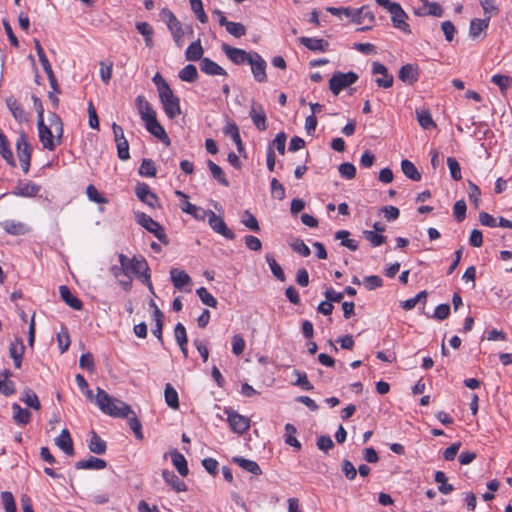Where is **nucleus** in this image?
<instances>
[{
	"mask_svg": "<svg viewBox=\"0 0 512 512\" xmlns=\"http://www.w3.org/2000/svg\"><path fill=\"white\" fill-rule=\"evenodd\" d=\"M95 403L99 409L112 417L116 418H128L129 426L134 432L137 439H143L142 425L140 420L137 418L135 412L131 409V406L127 403L111 397L106 391L101 388H97V394L95 397Z\"/></svg>",
	"mask_w": 512,
	"mask_h": 512,
	"instance_id": "nucleus-1",
	"label": "nucleus"
},
{
	"mask_svg": "<svg viewBox=\"0 0 512 512\" xmlns=\"http://www.w3.org/2000/svg\"><path fill=\"white\" fill-rule=\"evenodd\" d=\"M49 125L44 123V119H38L37 128L40 142L43 147L49 151H54L56 146L61 143L63 136V123L56 113H51L48 117Z\"/></svg>",
	"mask_w": 512,
	"mask_h": 512,
	"instance_id": "nucleus-2",
	"label": "nucleus"
},
{
	"mask_svg": "<svg viewBox=\"0 0 512 512\" xmlns=\"http://www.w3.org/2000/svg\"><path fill=\"white\" fill-rule=\"evenodd\" d=\"M119 263L124 266V276L135 275L139 278L149 290L153 293V285L150 281V269L147 261L142 256L129 258L124 254L118 255Z\"/></svg>",
	"mask_w": 512,
	"mask_h": 512,
	"instance_id": "nucleus-3",
	"label": "nucleus"
},
{
	"mask_svg": "<svg viewBox=\"0 0 512 512\" xmlns=\"http://www.w3.org/2000/svg\"><path fill=\"white\" fill-rule=\"evenodd\" d=\"M137 107L140 114L141 119L145 122L146 129L155 137L162 140L166 144L170 143L169 137L165 132L162 125L158 122L156 118V113L147 102L143 96H138L136 98Z\"/></svg>",
	"mask_w": 512,
	"mask_h": 512,
	"instance_id": "nucleus-4",
	"label": "nucleus"
},
{
	"mask_svg": "<svg viewBox=\"0 0 512 512\" xmlns=\"http://www.w3.org/2000/svg\"><path fill=\"white\" fill-rule=\"evenodd\" d=\"M161 19L167 24L172 34L173 40L178 48L183 46L184 30L181 22L176 18L174 13L168 8H164L160 12Z\"/></svg>",
	"mask_w": 512,
	"mask_h": 512,
	"instance_id": "nucleus-5",
	"label": "nucleus"
},
{
	"mask_svg": "<svg viewBox=\"0 0 512 512\" xmlns=\"http://www.w3.org/2000/svg\"><path fill=\"white\" fill-rule=\"evenodd\" d=\"M358 80L355 72H335L329 80V89L334 95H338L343 89L354 84Z\"/></svg>",
	"mask_w": 512,
	"mask_h": 512,
	"instance_id": "nucleus-6",
	"label": "nucleus"
},
{
	"mask_svg": "<svg viewBox=\"0 0 512 512\" xmlns=\"http://www.w3.org/2000/svg\"><path fill=\"white\" fill-rule=\"evenodd\" d=\"M137 222L150 233H153L155 237L164 245L169 244V240L165 233L164 228L156 222L152 217L145 213L136 214Z\"/></svg>",
	"mask_w": 512,
	"mask_h": 512,
	"instance_id": "nucleus-7",
	"label": "nucleus"
},
{
	"mask_svg": "<svg viewBox=\"0 0 512 512\" xmlns=\"http://www.w3.org/2000/svg\"><path fill=\"white\" fill-rule=\"evenodd\" d=\"M16 150L22 170L25 174H27L30 168L32 148L28 142V138L25 132L20 133L16 141Z\"/></svg>",
	"mask_w": 512,
	"mask_h": 512,
	"instance_id": "nucleus-8",
	"label": "nucleus"
},
{
	"mask_svg": "<svg viewBox=\"0 0 512 512\" xmlns=\"http://www.w3.org/2000/svg\"><path fill=\"white\" fill-rule=\"evenodd\" d=\"M159 97L163 109L170 119H174L181 114L180 100L171 88L167 89L165 92H161Z\"/></svg>",
	"mask_w": 512,
	"mask_h": 512,
	"instance_id": "nucleus-9",
	"label": "nucleus"
},
{
	"mask_svg": "<svg viewBox=\"0 0 512 512\" xmlns=\"http://www.w3.org/2000/svg\"><path fill=\"white\" fill-rule=\"evenodd\" d=\"M34 44H35V50H36V53L38 55V58H39V61L43 67V70L45 71V73L47 74L48 76V80H49V83H50V86L52 88V90L56 93H60V88H59V85L57 83V80H56V77L54 75V72L52 70V67L44 53V50L39 42V40L37 39H34Z\"/></svg>",
	"mask_w": 512,
	"mask_h": 512,
	"instance_id": "nucleus-10",
	"label": "nucleus"
},
{
	"mask_svg": "<svg viewBox=\"0 0 512 512\" xmlns=\"http://www.w3.org/2000/svg\"><path fill=\"white\" fill-rule=\"evenodd\" d=\"M208 224L217 234L229 240L235 239V233L228 228L223 218L216 215L212 210H208Z\"/></svg>",
	"mask_w": 512,
	"mask_h": 512,
	"instance_id": "nucleus-11",
	"label": "nucleus"
},
{
	"mask_svg": "<svg viewBox=\"0 0 512 512\" xmlns=\"http://www.w3.org/2000/svg\"><path fill=\"white\" fill-rule=\"evenodd\" d=\"M389 13L391 14L392 24L396 29H399L405 33H411L410 26L406 22L408 15L402 9L400 4L393 3L391 7H389Z\"/></svg>",
	"mask_w": 512,
	"mask_h": 512,
	"instance_id": "nucleus-12",
	"label": "nucleus"
},
{
	"mask_svg": "<svg viewBox=\"0 0 512 512\" xmlns=\"http://www.w3.org/2000/svg\"><path fill=\"white\" fill-rule=\"evenodd\" d=\"M227 414V420L230 428L238 434L245 433L250 428V419L233 411L231 409L225 410Z\"/></svg>",
	"mask_w": 512,
	"mask_h": 512,
	"instance_id": "nucleus-13",
	"label": "nucleus"
},
{
	"mask_svg": "<svg viewBox=\"0 0 512 512\" xmlns=\"http://www.w3.org/2000/svg\"><path fill=\"white\" fill-rule=\"evenodd\" d=\"M222 50L225 55L235 64L240 65L245 62H251V58L253 56V52H246L245 50L231 47L228 44L222 45Z\"/></svg>",
	"mask_w": 512,
	"mask_h": 512,
	"instance_id": "nucleus-14",
	"label": "nucleus"
},
{
	"mask_svg": "<svg viewBox=\"0 0 512 512\" xmlns=\"http://www.w3.org/2000/svg\"><path fill=\"white\" fill-rule=\"evenodd\" d=\"M490 16L487 15L486 18H474L470 22L469 26V37L472 40L483 39L486 36V30L489 27Z\"/></svg>",
	"mask_w": 512,
	"mask_h": 512,
	"instance_id": "nucleus-15",
	"label": "nucleus"
},
{
	"mask_svg": "<svg viewBox=\"0 0 512 512\" xmlns=\"http://www.w3.org/2000/svg\"><path fill=\"white\" fill-rule=\"evenodd\" d=\"M372 74H374V75L380 74L381 75V77H377L375 79V82L379 87L390 88L393 85V82H394L393 75L389 74L386 66H384L380 62H373Z\"/></svg>",
	"mask_w": 512,
	"mask_h": 512,
	"instance_id": "nucleus-16",
	"label": "nucleus"
},
{
	"mask_svg": "<svg viewBox=\"0 0 512 512\" xmlns=\"http://www.w3.org/2000/svg\"><path fill=\"white\" fill-rule=\"evenodd\" d=\"M251 70L254 76V79L257 82L263 83L267 81L266 75V62L265 60L257 53L253 52V56L251 58Z\"/></svg>",
	"mask_w": 512,
	"mask_h": 512,
	"instance_id": "nucleus-17",
	"label": "nucleus"
},
{
	"mask_svg": "<svg viewBox=\"0 0 512 512\" xmlns=\"http://www.w3.org/2000/svg\"><path fill=\"white\" fill-rule=\"evenodd\" d=\"M137 197L151 208L159 206L158 197L150 190L145 183H138L135 188Z\"/></svg>",
	"mask_w": 512,
	"mask_h": 512,
	"instance_id": "nucleus-18",
	"label": "nucleus"
},
{
	"mask_svg": "<svg viewBox=\"0 0 512 512\" xmlns=\"http://www.w3.org/2000/svg\"><path fill=\"white\" fill-rule=\"evenodd\" d=\"M249 115L258 130L265 131L267 129L266 114L261 104L253 102Z\"/></svg>",
	"mask_w": 512,
	"mask_h": 512,
	"instance_id": "nucleus-19",
	"label": "nucleus"
},
{
	"mask_svg": "<svg viewBox=\"0 0 512 512\" xmlns=\"http://www.w3.org/2000/svg\"><path fill=\"white\" fill-rule=\"evenodd\" d=\"M398 78L405 84L413 85L419 78L418 67L413 64L403 65L399 70Z\"/></svg>",
	"mask_w": 512,
	"mask_h": 512,
	"instance_id": "nucleus-20",
	"label": "nucleus"
},
{
	"mask_svg": "<svg viewBox=\"0 0 512 512\" xmlns=\"http://www.w3.org/2000/svg\"><path fill=\"white\" fill-rule=\"evenodd\" d=\"M200 69L203 73L210 75V76H216V75L226 76L227 75V72L223 67H221L220 65H218L216 62H214L213 60H211L208 57L201 59Z\"/></svg>",
	"mask_w": 512,
	"mask_h": 512,
	"instance_id": "nucleus-21",
	"label": "nucleus"
},
{
	"mask_svg": "<svg viewBox=\"0 0 512 512\" xmlns=\"http://www.w3.org/2000/svg\"><path fill=\"white\" fill-rule=\"evenodd\" d=\"M25 351V346L22 339L16 338L9 346V355L13 359L16 368H20L22 364V358Z\"/></svg>",
	"mask_w": 512,
	"mask_h": 512,
	"instance_id": "nucleus-22",
	"label": "nucleus"
},
{
	"mask_svg": "<svg viewBox=\"0 0 512 512\" xmlns=\"http://www.w3.org/2000/svg\"><path fill=\"white\" fill-rule=\"evenodd\" d=\"M55 444L69 456L74 454L73 441L67 429H63L58 437L55 438Z\"/></svg>",
	"mask_w": 512,
	"mask_h": 512,
	"instance_id": "nucleus-23",
	"label": "nucleus"
},
{
	"mask_svg": "<svg viewBox=\"0 0 512 512\" xmlns=\"http://www.w3.org/2000/svg\"><path fill=\"white\" fill-rule=\"evenodd\" d=\"M350 18L355 24H363L366 21L372 24L375 21L373 12L366 6H363L357 10L352 9V15Z\"/></svg>",
	"mask_w": 512,
	"mask_h": 512,
	"instance_id": "nucleus-24",
	"label": "nucleus"
},
{
	"mask_svg": "<svg viewBox=\"0 0 512 512\" xmlns=\"http://www.w3.org/2000/svg\"><path fill=\"white\" fill-rule=\"evenodd\" d=\"M0 226L6 233L14 236L24 235L29 230L24 223L15 220H5L0 223Z\"/></svg>",
	"mask_w": 512,
	"mask_h": 512,
	"instance_id": "nucleus-25",
	"label": "nucleus"
},
{
	"mask_svg": "<svg viewBox=\"0 0 512 512\" xmlns=\"http://www.w3.org/2000/svg\"><path fill=\"white\" fill-rule=\"evenodd\" d=\"M59 293L62 300L74 310H81L83 304L80 299L74 296L65 285L59 287Z\"/></svg>",
	"mask_w": 512,
	"mask_h": 512,
	"instance_id": "nucleus-26",
	"label": "nucleus"
},
{
	"mask_svg": "<svg viewBox=\"0 0 512 512\" xmlns=\"http://www.w3.org/2000/svg\"><path fill=\"white\" fill-rule=\"evenodd\" d=\"M107 462L103 459L96 458L94 456H90L86 460H81L75 463L76 469H93V470H101L106 468Z\"/></svg>",
	"mask_w": 512,
	"mask_h": 512,
	"instance_id": "nucleus-27",
	"label": "nucleus"
},
{
	"mask_svg": "<svg viewBox=\"0 0 512 512\" xmlns=\"http://www.w3.org/2000/svg\"><path fill=\"white\" fill-rule=\"evenodd\" d=\"M171 281L176 289H182L191 282L190 276L184 271L172 268L170 271Z\"/></svg>",
	"mask_w": 512,
	"mask_h": 512,
	"instance_id": "nucleus-28",
	"label": "nucleus"
},
{
	"mask_svg": "<svg viewBox=\"0 0 512 512\" xmlns=\"http://www.w3.org/2000/svg\"><path fill=\"white\" fill-rule=\"evenodd\" d=\"M299 41L302 45L311 51H326L329 46L328 42L324 39L300 37Z\"/></svg>",
	"mask_w": 512,
	"mask_h": 512,
	"instance_id": "nucleus-29",
	"label": "nucleus"
},
{
	"mask_svg": "<svg viewBox=\"0 0 512 512\" xmlns=\"http://www.w3.org/2000/svg\"><path fill=\"white\" fill-rule=\"evenodd\" d=\"M162 476L164 480L177 492H184L187 490L186 484L179 479V477L169 470H163Z\"/></svg>",
	"mask_w": 512,
	"mask_h": 512,
	"instance_id": "nucleus-30",
	"label": "nucleus"
},
{
	"mask_svg": "<svg viewBox=\"0 0 512 512\" xmlns=\"http://www.w3.org/2000/svg\"><path fill=\"white\" fill-rule=\"evenodd\" d=\"M7 107L17 122L22 123L27 121L26 113L22 105L16 99H7Z\"/></svg>",
	"mask_w": 512,
	"mask_h": 512,
	"instance_id": "nucleus-31",
	"label": "nucleus"
},
{
	"mask_svg": "<svg viewBox=\"0 0 512 512\" xmlns=\"http://www.w3.org/2000/svg\"><path fill=\"white\" fill-rule=\"evenodd\" d=\"M203 53L204 49L201 45V41L200 39H197L196 41L192 42L186 49L185 58L188 61H201V59H203Z\"/></svg>",
	"mask_w": 512,
	"mask_h": 512,
	"instance_id": "nucleus-32",
	"label": "nucleus"
},
{
	"mask_svg": "<svg viewBox=\"0 0 512 512\" xmlns=\"http://www.w3.org/2000/svg\"><path fill=\"white\" fill-rule=\"evenodd\" d=\"M13 419L21 425H27L31 421V413L22 408L18 403L12 404Z\"/></svg>",
	"mask_w": 512,
	"mask_h": 512,
	"instance_id": "nucleus-33",
	"label": "nucleus"
},
{
	"mask_svg": "<svg viewBox=\"0 0 512 512\" xmlns=\"http://www.w3.org/2000/svg\"><path fill=\"white\" fill-rule=\"evenodd\" d=\"M171 460L179 474L183 477L188 475V466L185 457L177 450L171 452Z\"/></svg>",
	"mask_w": 512,
	"mask_h": 512,
	"instance_id": "nucleus-34",
	"label": "nucleus"
},
{
	"mask_svg": "<svg viewBox=\"0 0 512 512\" xmlns=\"http://www.w3.org/2000/svg\"><path fill=\"white\" fill-rule=\"evenodd\" d=\"M233 462L238 464L242 469L254 475L262 474L260 466L253 460L245 459L243 457H234Z\"/></svg>",
	"mask_w": 512,
	"mask_h": 512,
	"instance_id": "nucleus-35",
	"label": "nucleus"
},
{
	"mask_svg": "<svg viewBox=\"0 0 512 512\" xmlns=\"http://www.w3.org/2000/svg\"><path fill=\"white\" fill-rule=\"evenodd\" d=\"M88 447L91 452L98 455L105 454L107 449L106 442L94 431L92 432Z\"/></svg>",
	"mask_w": 512,
	"mask_h": 512,
	"instance_id": "nucleus-36",
	"label": "nucleus"
},
{
	"mask_svg": "<svg viewBox=\"0 0 512 512\" xmlns=\"http://www.w3.org/2000/svg\"><path fill=\"white\" fill-rule=\"evenodd\" d=\"M16 189L17 190L13 192L15 195L22 197H33L39 192L40 187L36 184L26 182L20 183Z\"/></svg>",
	"mask_w": 512,
	"mask_h": 512,
	"instance_id": "nucleus-37",
	"label": "nucleus"
},
{
	"mask_svg": "<svg viewBox=\"0 0 512 512\" xmlns=\"http://www.w3.org/2000/svg\"><path fill=\"white\" fill-rule=\"evenodd\" d=\"M164 397L166 404L176 410L179 408V397L177 391L169 383L165 385Z\"/></svg>",
	"mask_w": 512,
	"mask_h": 512,
	"instance_id": "nucleus-38",
	"label": "nucleus"
},
{
	"mask_svg": "<svg viewBox=\"0 0 512 512\" xmlns=\"http://www.w3.org/2000/svg\"><path fill=\"white\" fill-rule=\"evenodd\" d=\"M350 232L347 230H339L335 233V238L341 241V245L351 251L358 249V242L355 239L349 238Z\"/></svg>",
	"mask_w": 512,
	"mask_h": 512,
	"instance_id": "nucleus-39",
	"label": "nucleus"
},
{
	"mask_svg": "<svg viewBox=\"0 0 512 512\" xmlns=\"http://www.w3.org/2000/svg\"><path fill=\"white\" fill-rule=\"evenodd\" d=\"M0 154L10 166H12V167L16 166L13 152L9 147V143H8L5 135H0Z\"/></svg>",
	"mask_w": 512,
	"mask_h": 512,
	"instance_id": "nucleus-40",
	"label": "nucleus"
},
{
	"mask_svg": "<svg viewBox=\"0 0 512 512\" xmlns=\"http://www.w3.org/2000/svg\"><path fill=\"white\" fill-rule=\"evenodd\" d=\"M207 165L212 174V177L215 180H217L221 185L228 187L229 181L227 180L222 168L219 165H217L216 163H214L212 160H209Z\"/></svg>",
	"mask_w": 512,
	"mask_h": 512,
	"instance_id": "nucleus-41",
	"label": "nucleus"
},
{
	"mask_svg": "<svg viewBox=\"0 0 512 512\" xmlns=\"http://www.w3.org/2000/svg\"><path fill=\"white\" fill-rule=\"evenodd\" d=\"M401 170L407 178H409L413 181L421 180V174L419 173L416 166L411 161L403 160L401 162Z\"/></svg>",
	"mask_w": 512,
	"mask_h": 512,
	"instance_id": "nucleus-42",
	"label": "nucleus"
},
{
	"mask_svg": "<svg viewBox=\"0 0 512 512\" xmlns=\"http://www.w3.org/2000/svg\"><path fill=\"white\" fill-rule=\"evenodd\" d=\"M20 400L35 410H40L41 408V404L37 395L30 388H26L23 391Z\"/></svg>",
	"mask_w": 512,
	"mask_h": 512,
	"instance_id": "nucleus-43",
	"label": "nucleus"
},
{
	"mask_svg": "<svg viewBox=\"0 0 512 512\" xmlns=\"http://www.w3.org/2000/svg\"><path fill=\"white\" fill-rule=\"evenodd\" d=\"M416 118L418 120L419 125L423 129H431L436 127L435 122L432 119L431 113L429 110H417L416 111Z\"/></svg>",
	"mask_w": 512,
	"mask_h": 512,
	"instance_id": "nucleus-44",
	"label": "nucleus"
},
{
	"mask_svg": "<svg viewBox=\"0 0 512 512\" xmlns=\"http://www.w3.org/2000/svg\"><path fill=\"white\" fill-rule=\"evenodd\" d=\"M179 78L185 82H195L198 79L197 68L192 64L186 65L184 68L180 70Z\"/></svg>",
	"mask_w": 512,
	"mask_h": 512,
	"instance_id": "nucleus-45",
	"label": "nucleus"
},
{
	"mask_svg": "<svg viewBox=\"0 0 512 512\" xmlns=\"http://www.w3.org/2000/svg\"><path fill=\"white\" fill-rule=\"evenodd\" d=\"M434 480L440 484L438 487L440 493L447 495L454 490L453 485L447 483V477L444 472L436 471Z\"/></svg>",
	"mask_w": 512,
	"mask_h": 512,
	"instance_id": "nucleus-46",
	"label": "nucleus"
},
{
	"mask_svg": "<svg viewBox=\"0 0 512 512\" xmlns=\"http://www.w3.org/2000/svg\"><path fill=\"white\" fill-rule=\"evenodd\" d=\"M163 318H164V315H163L162 311L158 308V306H155V311H154L155 328L153 329L152 332L160 342H163V338H162Z\"/></svg>",
	"mask_w": 512,
	"mask_h": 512,
	"instance_id": "nucleus-47",
	"label": "nucleus"
},
{
	"mask_svg": "<svg viewBox=\"0 0 512 512\" xmlns=\"http://www.w3.org/2000/svg\"><path fill=\"white\" fill-rule=\"evenodd\" d=\"M491 82L500 88L502 94H505L506 90L512 86V78L507 75H493Z\"/></svg>",
	"mask_w": 512,
	"mask_h": 512,
	"instance_id": "nucleus-48",
	"label": "nucleus"
},
{
	"mask_svg": "<svg viewBox=\"0 0 512 512\" xmlns=\"http://www.w3.org/2000/svg\"><path fill=\"white\" fill-rule=\"evenodd\" d=\"M266 261L271 269L272 274L281 282H284L286 280L285 274L281 268V266L276 262L275 258L267 254L266 255Z\"/></svg>",
	"mask_w": 512,
	"mask_h": 512,
	"instance_id": "nucleus-49",
	"label": "nucleus"
},
{
	"mask_svg": "<svg viewBox=\"0 0 512 512\" xmlns=\"http://www.w3.org/2000/svg\"><path fill=\"white\" fill-rule=\"evenodd\" d=\"M241 223L251 231L258 232L260 230L258 220L249 210L244 211Z\"/></svg>",
	"mask_w": 512,
	"mask_h": 512,
	"instance_id": "nucleus-50",
	"label": "nucleus"
},
{
	"mask_svg": "<svg viewBox=\"0 0 512 512\" xmlns=\"http://www.w3.org/2000/svg\"><path fill=\"white\" fill-rule=\"evenodd\" d=\"M285 431H286V438H285V442L286 444L296 448V449H300L301 448V444L300 442L297 440V438L294 436L297 432L296 428L294 427V425L290 424V423H287L285 425Z\"/></svg>",
	"mask_w": 512,
	"mask_h": 512,
	"instance_id": "nucleus-51",
	"label": "nucleus"
},
{
	"mask_svg": "<svg viewBox=\"0 0 512 512\" xmlns=\"http://www.w3.org/2000/svg\"><path fill=\"white\" fill-rule=\"evenodd\" d=\"M196 293L200 300L207 306L216 308L217 307V300L215 297L208 292V290L205 287H200L196 290Z\"/></svg>",
	"mask_w": 512,
	"mask_h": 512,
	"instance_id": "nucleus-52",
	"label": "nucleus"
},
{
	"mask_svg": "<svg viewBox=\"0 0 512 512\" xmlns=\"http://www.w3.org/2000/svg\"><path fill=\"white\" fill-rule=\"evenodd\" d=\"M138 172L141 176L155 177L156 167L154 162L151 159H143Z\"/></svg>",
	"mask_w": 512,
	"mask_h": 512,
	"instance_id": "nucleus-53",
	"label": "nucleus"
},
{
	"mask_svg": "<svg viewBox=\"0 0 512 512\" xmlns=\"http://www.w3.org/2000/svg\"><path fill=\"white\" fill-rule=\"evenodd\" d=\"M286 140V134L284 132H279L269 147H272L273 150L276 149L281 155H283L285 153Z\"/></svg>",
	"mask_w": 512,
	"mask_h": 512,
	"instance_id": "nucleus-54",
	"label": "nucleus"
},
{
	"mask_svg": "<svg viewBox=\"0 0 512 512\" xmlns=\"http://www.w3.org/2000/svg\"><path fill=\"white\" fill-rule=\"evenodd\" d=\"M363 235L371 243L373 247H377L384 244L387 239L386 236L369 230L363 231Z\"/></svg>",
	"mask_w": 512,
	"mask_h": 512,
	"instance_id": "nucleus-55",
	"label": "nucleus"
},
{
	"mask_svg": "<svg viewBox=\"0 0 512 512\" xmlns=\"http://www.w3.org/2000/svg\"><path fill=\"white\" fill-rule=\"evenodd\" d=\"M427 298V292L421 291L413 298L407 299L402 303V308L404 310H411L413 309L419 302L426 301Z\"/></svg>",
	"mask_w": 512,
	"mask_h": 512,
	"instance_id": "nucleus-56",
	"label": "nucleus"
},
{
	"mask_svg": "<svg viewBox=\"0 0 512 512\" xmlns=\"http://www.w3.org/2000/svg\"><path fill=\"white\" fill-rule=\"evenodd\" d=\"M1 499L4 505L5 512H17L16 503L11 492L3 491L1 493Z\"/></svg>",
	"mask_w": 512,
	"mask_h": 512,
	"instance_id": "nucleus-57",
	"label": "nucleus"
},
{
	"mask_svg": "<svg viewBox=\"0 0 512 512\" xmlns=\"http://www.w3.org/2000/svg\"><path fill=\"white\" fill-rule=\"evenodd\" d=\"M294 375L297 377L296 381L294 382V385L299 386L307 391L313 389V385L308 380L306 373L295 370Z\"/></svg>",
	"mask_w": 512,
	"mask_h": 512,
	"instance_id": "nucleus-58",
	"label": "nucleus"
},
{
	"mask_svg": "<svg viewBox=\"0 0 512 512\" xmlns=\"http://www.w3.org/2000/svg\"><path fill=\"white\" fill-rule=\"evenodd\" d=\"M86 194H87V197L89 198V200L92 201V202L99 203V204L107 203L108 202V200L104 196H102L98 192L96 187L93 186V185H88L87 186Z\"/></svg>",
	"mask_w": 512,
	"mask_h": 512,
	"instance_id": "nucleus-59",
	"label": "nucleus"
},
{
	"mask_svg": "<svg viewBox=\"0 0 512 512\" xmlns=\"http://www.w3.org/2000/svg\"><path fill=\"white\" fill-rule=\"evenodd\" d=\"M116 146H117V155L119 157V159L125 161V160H128L130 158V154H129V143L127 141V139H123V140H119V141H116Z\"/></svg>",
	"mask_w": 512,
	"mask_h": 512,
	"instance_id": "nucleus-60",
	"label": "nucleus"
},
{
	"mask_svg": "<svg viewBox=\"0 0 512 512\" xmlns=\"http://www.w3.org/2000/svg\"><path fill=\"white\" fill-rule=\"evenodd\" d=\"M338 170L340 175L346 179H353L356 176V168L352 163H342L340 164Z\"/></svg>",
	"mask_w": 512,
	"mask_h": 512,
	"instance_id": "nucleus-61",
	"label": "nucleus"
},
{
	"mask_svg": "<svg viewBox=\"0 0 512 512\" xmlns=\"http://www.w3.org/2000/svg\"><path fill=\"white\" fill-rule=\"evenodd\" d=\"M226 30L229 34L237 38H240L246 34L245 26L238 22L231 21L230 24H227Z\"/></svg>",
	"mask_w": 512,
	"mask_h": 512,
	"instance_id": "nucleus-62",
	"label": "nucleus"
},
{
	"mask_svg": "<svg viewBox=\"0 0 512 512\" xmlns=\"http://www.w3.org/2000/svg\"><path fill=\"white\" fill-rule=\"evenodd\" d=\"M174 335L179 346H186L188 343L185 327L178 323L174 328Z\"/></svg>",
	"mask_w": 512,
	"mask_h": 512,
	"instance_id": "nucleus-63",
	"label": "nucleus"
},
{
	"mask_svg": "<svg viewBox=\"0 0 512 512\" xmlns=\"http://www.w3.org/2000/svg\"><path fill=\"white\" fill-rule=\"evenodd\" d=\"M447 165L450 171V175L454 180L461 179V169L458 161L454 157L447 158Z\"/></svg>",
	"mask_w": 512,
	"mask_h": 512,
	"instance_id": "nucleus-64",
	"label": "nucleus"
}]
</instances>
